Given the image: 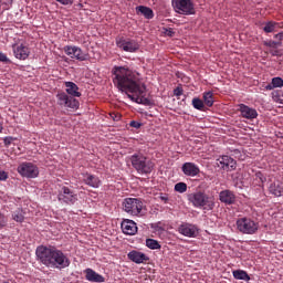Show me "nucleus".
Here are the masks:
<instances>
[{
  "label": "nucleus",
  "mask_w": 283,
  "mask_h": 283,
  "mask_svg": "<svg viewBox=\"0 0 283 283\" xmlns=\"http://www.w3.org/2000/svg\"><path fill=\"white\" fill-rule=\"evenodd\" d=\"M113 83L119 92H125L126 94H134L137 96V101L145 103V92L147 87L145 83L140 81V75L136 71L129 70L125 66H114L112 70Z\"/></svg>",
  "instance_id": "nucleus-1"
},
{
  "label": "nucleus",
  "mask_w": 283,
  "mask_h": 283,
  "mask_svg": "<svg viewBox=\"0 0 283 283\" xmlns=\"http://www.w3.org/2000/svg\"><path fill=\"white\" fill-rule=\"evenodd\" d=\"M35 253L42 264L52 269H65L70 264L67 256L56 248L38 247Z\"/></svg>",
  "instance_id": "nucleus-2"
},
{
  "label": "nucleus",
  "mask_w": 283,
  "mask_h": 283,
  "mask_svg": "<svg viewBox=\"0 0 283 283\" xmlns=\"http://www.w3.org/2000/svg\"><path fill=\"white\" fill-rule=\"evenodd\" d=\"M188 200L196 209H202L203 211H213L216 209V198L207 195L205 190L188 195Z\"/></svg>",
  "instance_id": "nucleus-3"
},
{
  "label": "nucleus",
  "mask_w": 283,
  "mask_h": 283,
  "mask_svg": "<svg viewBox=\"0 0 283 283\" xmlns=\"http://www.w3.org/2000/svg\"><path fill=\"white\" fill-rule=\"evenodd\" d=\"M130 164L138 174L147 175L154 171V164L143 153H135L129 157Z\"/></svg>",
  "instance_id": "nucleus-4"
},
{
  "label": "nucleus",
  "mask_w": 283,
  "mask_h": 283,
  "mask_svg": "<svg viewBox=\"0 0 283 283\" xmlns=\"http://www.w3.org/2000/svg\"><path fill=\"white\" fill-rule=\"evenodd\" d=\"M122 206L128 216H136L137 218L145 216V212L143 211V209H145V205L143 203V200L138 198H126Z\"/></svg>",
  "instance_id": "nucleus-5"
},
{
  "label": "nucleus",
  "mask_w": 283,
  "mask_h": 283,
  "mask_svg": "<svg viewBox=\"0 0 283 283\" xmlns=\"http://www.w3.org/2000/svg\"><path fill=\"white\" fill-rule=\"evenodd\" d=\"M237 229L244 235H255L260 230V223L249 217H243L237 220Z\"/></svg>",
  "instance_id": "nucleus-6"
},
{
  "label": "nucleus",
  "mask_w": 283,
  "mask_h": 283,
  "mask_svg": "<svg viewBox=\"0 0 283 283\" xmlns=\"http://www.w3.org/2000/svg\"><path fill=\"white\" fill-rule=\"evenodd\" d=\"M172 8L178 14H196V8L191 0H172Z\"/></svg>",
  "instance_id": "nucleus-7"
},
{
  "label": "nucleus",
  "mask_w": 283,
  "mask_h": 283,
  "mask_svg": "<svg viewBox=\"0 0 283 283\" xmlns=\"http://www.w3.org/2000/svg\"><path fill=\"white\" fill-rule=\"evenodd\" d=\"M18 174L22 178H38L39 177V167L32 163H22L17 168Z\"/></svg>",
  "instance_id": "nucleus-8"
},
{
  "label": "nucleus",
  "mask_w": 283,
  "mask_h": 283,
  "mask_svg": "<svg viewBox=\"0 0 283 283\" xmlns=\"http://www.w3.org/2000/svg\"><path fill=\"white\" fill-rule=\"evenodd\" d=\"M217 167L223 169V171H235L238 163L230 156H221L217 159Z\"/></svg>",
  "instance_id": "nucleus-9"
},
{
  "label": "nucleus",
  "mask_w": 283,
  "mask_h": 283,
  "mask_svg": "<svg viewBox=\"0 0 283 283\" xmlns=\"http://www.w3.org/2000/svg\"><path fill=\"white\" fill-rule=\"evenodd\" d=\"M178 232L185 238H198V226L192 223H181L178 227Z\"/></svg>",
  "instance_id": "nucleus-10"
},
{
  "label": "nucleus",
  "mask_w": 283,
  "mask_h": 283,
  "mask_svg": "<svg viewBox=\"0 0 283 283\" xmlns=\"http://www.w3.org/2000/svg\"><path fill=\"white\" fill-rule=\"evenodd\" d=\"M117 48H120V50H124V52H137L140 45H138V42H136V40L122 39L117 41Z\"/></svg>",
  "instance_id": "nucleus-11"
},
{
  "label": "nucleus",
  "mask_w": 283,
  "mask_h": 283,
  "mask_svg": "<svg viewBox=\"0 0 283 283\" xmlns=\"http://www.w3.org/2000/svg\"><path fill=\"white\" fill-rule=\"evenodd\" d=\"M127 258L130 262H135V264H147V262H149V256H147V254L136 250L130 251L127 254Z\"/></svg>",
  "instance_id": "nucleus-12"
},
{
  "label": "nucleus",
  "mask_w": 283,
  "mask_h": 283,
  "mask_svg": "<svg viewBox=\"0 0 283 283\" xmlns=\"http://www.w3.org/2000/svg\"><path fill=\"white\" fill-rule=\"evenodd\" d=\"M122 231L125 235H136L138 233V226H136L134 220L124 219L122 221Z\"/></svg>",
  "instance_id": "nucleus-13"
},
{
  "label": "nucleus",
  "mask_w": 283,
  "mask_h": 283,
  "mask_svg": "<svg viewBox=\"0 0 283 283\" xmlns=\"http://www.w3.org/2000/svg\"><path fill=\"white\" fill-rule=\"evenodd\" d=\"M12 50L15 59L20 61H25L30 56V49L23 44H13Z\"/></svg>",
  "instance_id": "nucleus-14"
},
{
  "label": "nucleus",
  "mask_w": 283,
  "mask_h": 283,
  "mask_svg": "<svg viewBox=\"0 0 283 283\" xmlns=\"http://www.w3.org/2000/svg\"><path fill=\"white\" fill-rule=\"evenodd\" d=\"M239 112L242 118H247L248 120H253L254 118H258V111L255 108L249 107L248 105L240 104Z\"/></svg>",
  "instance_id": "nucleus-15"
},
{
  "label": "nucleus",
  "mask_w": 283,
  "mask_h": 283,
  "mask_svg": "<svg viewBox=\"0 0 283 283\" xmlns=\"http://www.w3.org/2000/svg\"><path fill=\"white\" fill-rule=\"evenodd\" d=\"M181 171L185 176H189L190 178H196L198 174H200V167L195 163H185L181 167Z\"/></svg>",
  "instance_id": "nucleus-16"
},
{
  "label": "nucleus",
  "mask_w": 283,
  "mask_h": 283,
  "mask_svg": "<svg viewBox=\"0 0 283 283\" xmlns=\"http://www.w3.org/2000/svg\"><path fill=\"white\" fill-rule=\"evenodd\" d=\"M84 273H85V280H87V282H94V283L105 282V277L103 275L98 274L96 271L90 268L84 270Z\"/></svg>",
  "instance_id": "nucleus-17"
},
{
  "label": "nucleus",
  "mask_w": 283,
  "mask_h": 283,
  "mask_svg": "<svg viewBox=\"0 0 283 283\" xmlns=\"http://www.w3.org/2000/svg\"><path fill=\"white\" fill-rule=\"evenodd\" d=\"M219 200L223 205H235V193L231 190H223L219 193Z\"/></svg>",
  "instance_id": "nucleus-18"
},
{
  "label": "nucleus",
  "mask_w": 283,
  "mask_h": 283,
  "mask_svg": "<svg viewBox=\"0 0 283 283\" xmlns=\"http://www.w3.org/2000/svg\"><path fill=\"white\" fill-rule=\"evenodd\" d=\"M85 185H88V187H93V189H98L101 187V179L94 175H84L83 178Z\"/></svg>",
  "instance_id": "nucleus-19"
},
{
  "label": "nucleus",
  "mask_w": 283,
  "mask_h": 283,
  "mask_svg": "<svg viewBox=\"0 0 283 283\" xmlns=\"http://www.w3.org/2000/svg\"><path fill=\"white\" fill-rule=\"evenodd\" d=\"M262 30L263 32H265V34H271V32H277V30H280V23L275 21H268L263 23Z\"/></svg>",
  "instance_id": "nucleus-20"
},
{
  "label": "nucleus",
  "mask_w": 283,
  "mask_h": 283,
  "mask_svg": "<svg viewBox=\"0 0 283 283\" xmlns=\"http://www.w3.org/2000/svg\"><path fill=\"white\" fill-rule=\"evenodd\" d=\"M56 96L61 107H72V99L65 93H59Z\"/></svg>",
  "instance_id": "nucleus-21"
},
{
  "label": "nucleus",
  "mask_w": 283,
  "mask_h": 283,
  "mask_svg": "<svg viewBox=\"0 0 283 283\" xmlns=\"http://www.w3.org/2000/svg\"><path fill=\"white\" fill-rule=\"evenodd\" d=\"M72 55L77 61H87V54H85L83 52V50H81V48L73 46L72 48Z\"/></svg>",
  "instance_id": "nucleus-22"
},
{
  "label": "nucleus",
  "mask_w": 283,
  "mask_h": 283,
  "mask_svg": "<svg viewBox=\"0 0 283 283\" xmlns=\"http://www.w3.org/2000/svg\"><path fill=\"white\" fill-rule=\"evenodd\" d=\"M269 191L270 193H272V196H275L276 198L283 196V187L277 184H271L269 187Z\"/></svg>",
  "instance_id": "nucleus-23"
},
{
  "label": "nucleus",
  "mask_w": 283,
  "mask_h": 283,
  "mask_svg": "<svg viewBox=\"0 0 283 283\" xmlns=\"http://www.w3.org/2000/svg\"><path fill=\"white\" fill-rule=\"evenodd\" d=\"M234 280H243L244 282H249L251 276L244 270H235L232 272Z\"/></svg>",
  "instance_id": "nucleus-24"
},
{
  "label": "nucleus",
  "mask_w": 283,
  "mask_h": 283,
  "mask_svg": "<svg viewBox=\"0 0 283 283\" xmlns=\"http://www.w3.org/2000/svg\"><path fill=\"white\" fill-rule=\"evenodd\" d=\"M138 12L143 14L146 19H154V10L149 7L139 6L137 7Z\"/></svg>",
  "instance_id": "nucleus-25"
},
{
  "label": "nucleus",
  "mask_w": 283,
  "mask_h": 283,
  "mask_svg": "<svg viewBox=\"0 0 283 283\" xmlns=\"http://www.w3.org/2000/svg\"><path fill=\"white\" fill-rule=\"evenodd\" d=\"M277 87H283L282 77H273L272 82L266 86V90H275Z\"/></svg>",
  "instance_id": "nucleus-26"
},
{
  "label": "nucleus",
  "mask_w": 283,
  "mask_h": 283,
  "mask_svg": "<svg viewBox=\"0 0 283 283\" xmlns=\"http://www.w3.org/2000/svg\"><path fill=\"white\" fill-rule=\"evenodd\" d=\"M203 104L207 107H213V92H205L203 93Z\"/></svg>",
  "instance_id": "nucleus-27"
},
{
  "label": "nucleus",
  "mask_w": 283,
  "mask_h": 283,
  "mask_svg": "<svg viewBox=\"0 0 283 283\" xmlns=\"http://www.w3.org/2000/svg\"><path fill=\"white\" fill-rule=\"evenodd\" d=\"M146 247L148 249H151L153 251H156V250L160 249V243L157 240L147 239L146 240Z\"/></svg>",
  "instance_id": "nucleus-28"
},
{
  "label": "nucleus",
  "mask_w": 283,
  "mask_h": 283,
  "mask_svg": "<svg viewBox=\"0 0 283 283\" xmlns=\"http://www.w3.org/2000/svg\"><path fill=\"white\" fill-rule=\"evenodd\" d=\"M192 107H195V109H199V112H202L205 109V102L198 97H195L192 99Z\"/></svg>",
  "instance_id": "nucleus-29"
},
{
  "label": "nucleus",
  "mask_w": 283,
  "mask_h": 283,
  "mask_svg": "<svg viewBox=\"0 0 283 283\" xmlns=\"http://www.w3.org/2000/svg\"><path fill=\"white\" fill-rule=\"evenodd\" d=\"M12 219L15 222H23L25 220V216L23 214V210H17L12 213Z\"/></svg>",
  "instance_id": "nucleus-30"
},
{
  "label": "nucleus",
  "mask_w": 283,
  "mask_h": 283,
  "mask_svg": "<svg viewBox=\"0 0 283 283\" xmlns=\"http://www.w3.org/2000/svg\"><path fill=\"white\" fill-rule=\"evenodd\" d=\"M175 191H177V193H185L187 191V184H185V182L176 184Z\"/></svg>",
  "instance_id": "nucleus-31"
},
{
  "label": "nucleus",
  "mask_w": 283,
  "mask_h": 283,
  "mask_svg": "<svg viewBox=\"0 0 283 283\" xmlns=\"http://www.w3.org/2000/svg\"><path fill=\"white\" fill-rule=\"evenodd\" d=\"M72 97L81 98V92H78V86L74 83H72Z\"/></svg>",
  "instance_id": "nucleus-32"
},
{
  "label": "nucleus",
  "mask_w": 283,
  "mask_h": 283,
  "mask_svg": "<svg viewBox=\"0 0 283 283\" xmlns=\"http://www.w3.org/2000/svg\"><path fill=\"white\" fill-rule=\"evenodd\" d=\"M14 140H17V138L12 136L4 137L3 138L4 147H9L10 145H12V143H14Z\"/></svg>",
  "instance_id": "nucleus-33"
},
{
  "label": "nucleus",
  "mask_w": 283,
  "mask_h": 283,
  "mask_svg": "<svg viewBox=\"0 0 283 283\" xmlns=\"http://www.w3.org/2000/svg\"><path fill=\"white\" fill-rule=\"evenodd\" d=\"M164 34L166 36H174L176 34V31H174L172 28H166V29H164Z\"/></svg>",
  "instance_id": "nucleus-34"
},
{
  "label": "nucleus",
  "mask_w": 283,
  "mask_h": 283,
  "mask_svg": "<svg viewBox=\"0 0 283 283\" xmlns=\"http://www.w3.org/2000/svg\"><path fill=\"white\" fill-rule=\"evenodd\" d=\"M9 175L7 171L4 170H0V182H6V180H8Z\"/></svg>",
  "instance_id": "nucleus-35"
},
{
  "label": "nucleus",
  "mask_w": 283,
  "mask_h": 283,
  "mask_svg": "<svg viewBox=\"0 0 283 283\" xmlns=\"http://www.w3.org/2000/svg\"><path fill=\"white\" fill-rule=\"evenodd\" d=\"M0 62L10 63V59H8V55H6L4 53L0 52Z\"/></svg>",
  "instance_id": "nucleus-36"
},
{
  "label": "nucleus",
  "mask_w": 283,
  "mask_h": 283,
  "mask_svg": "<svg viewBox=\"0 0 283 283\" xmlns=\"http://www.w3.org/2000/svg\"><path fill=\"white\" fill-rule=\"evenodd\" d=\"M78 107H81V102H78V99L73 98L72 99V109H78Z\"/></svg>",
  "instance_id": "nucleus-37"
},
{
  "label": "nucleus",
  "mask_w": 283,
  "mask_h": 283,
  "mask_svg": "<svg viewBox=\"0 0 283 283\" xmlns=\"http://www.w3.org/2000/svg\"><path fill=\"white\" fill-rule=\"evenodd\" d=\"M182 87L181 86H177L175 90H174V94L175 96H182Z\"/></svg>",
  "instance_id": "nucleus-38"
},
{
  "label": "nucleus",
  "mask_w": 283,
  "mask_h": 283,
  "mask_svg": "<svg viewBox=\"0 0 283 283\" xmlns=\"http://www.w3.org/2000/svg\"><path fill=\"white\" fill-rule=\"evenodd\" d=\"M130 127H134L135 129H140L142 125L139 122H136V120H132L130 122Z\"/></svg>",
  "instance_id": "nucleus-39"
},
{
  "label": "nucleus",
  "mask_w": 283,
  "mask_h": 283,
  "mask_svg": "<svg viewBox=\"0 0 283 283\" xmlns=\"http://www.w3.org/2000/svg\"><path fill=\"white\" fill-rule=\"evenodd\" d=\"M0 227H6V216L0 212Z\"/></svg>",
  "instance_id": "nucleus-40"
},
{
  "label": "nucleus",
  "mask_w": 283,
  "mask_h": 283,
  "mask_svg": "<svg viewBox=\"0 0 283 283\" xmlns=\"http://www.w3.org/2000/svg\"><path fill=\"white\" fill-rule=\"evenodd\" d=\"M159 200H161L163 202H165V205H167L169 202V197L167 195H161L159 197Z\"/></svg>",
  "instance_id": "nucleus-41"
},
{
  "label": "nucleus",
  "mask_w": 283,
  "mask_h": 283,
  "mask_svg": "<svg viewBox=\"0 0 283 283\" xmlns=\"http://www.w3.org/2000/svg\"><path fill=\"white\" fill-rule=\"evenodd\" d=\"M66 87L67 94H72V82H66Z\"/></svg>",
  "instance_id": "nucleus-42"
},
{
  "label": "nucleus",
  "mask_w": 283,
  "mask_h": 283,
  "mask_svg": "<svg viewBox=\"0 0 283 283\" xmlns=\"http://www.w3.org/2000/svg\"><path fill=\"white\" fill-rule=\"evenodd\" d=\"M274 39H276V41H283V32L275 34Z\"/></svg>",
  "instance_id": "nucleus-43"
},
{
  "label": "nucleus",
  "mask_w": 283,
  "mask_h": 283,
  "mask_svg": "<svg viewBox=\"0 0 283 283\" xmlns=\"http://www.w3.org/2000/svg\"><path fill=\"white\" fill-rule=\"evenodd\" d=\"M56 1H59V3H62L63 6H67L72 3V0H56Z\"/></svg>",
  "instance_id": "nucleus-44"
},
{
  "label": "nucleus",
  "mask_w": 283,
  "mask_h": 283,
  "mask_svg": "<svg viewBox=\"0 0 283 283\" xmlns=\"http://www.w3.org/2000/svg\"><path fill=\"white\" fill-rule=\"evenodd\" d=\"M64 196H70V188H63Z\"/></svg>",
  "instance_id": "nucleus-45"
},
{
  "label": "nucleus",
  "mask_w": 283,
  "mask_h": 283,
  "mask_svg": "<svg viewBox=\"0 0 283 283\" xmlns=\"http://www.w3.org/2000/svg\"><path fill=\"white\" fill-rule=\"evenodd\" d=\"M72 48H70V46H66V50H65V52H66V54H72Z\"/></svg>",
  "instance_id": "nucleus-46"
},
{
  "label": "nucleus",
  "mask_w": 283,
  "mask_h": 283,
  "mask_svg": "<svg viewBox=\"0 0 283 283\" xmlns=\"http://www.w3.org/2000/svg\"><path fill=\"white\" fill-rule=\"evenodd\" d=\"M273 45H277V42L275 41L270 42V46L273 48Z\"/></svg>",
  "instance_id": "nucleus-47"
},
{
  "label": "nucleus",
  "mask_w": 283,
  "mask_h": 283,
  "mask_svg": "<svg viewBox=\"0 0 283 283\" xmlns=\"http://www.w3.org/2000/svg\"><path fill=\"white\" fill-rule=\"evenodd\" d=\"M3 132V126L0 124V134Z\"/></svg>",
  "instance_id": "nucleus-48"
},
{
  "label": "nucleus",
  "mask_w": 283,
  "mask_h": 283,
  "mask_svg": "<svg viewBox=\"0 0 283 283\" xmlns=\"http://www.w3.org/2000/svg\"><path fill=\"white\" fill-rule=\"evenodd\" d=\"M282 138H283V136H282Z\"/></svg>",
  "instance_id": "nucleus-49"
}]
</instances>
